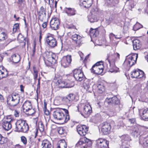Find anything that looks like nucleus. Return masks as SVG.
Returning a JSON list of instances; mask_svg holds the SVG:
<instances>
[{
	"mask_svg": "<svg viewBox=\"0 0 148 148\" xmlns=\"http://www.w3.org/2000/svg\"><path fill=\"white\" fill-rule=\"evenodd\" d=\"M63 110L65 112V114H64L61 110L57 109L53 112V116L55 119L58 120H62L64 122L66 123L70 119L69 112L66 109H64Z\"/></svg>",
	"mask_w": 148,
	"mask_h": 148,
	"instance_id": "f257e3e1",
	"label": "nucleus"
},
{
	"mask_svg": "<svg viewBox=\"0 0 148 148\" xmlns=\"http://www.w3.org/2000/svg\"><path fill=\"white\" fill-rule=\"evenodd\" d=\"M15 131L19 132H26L29 129L28 124L22 120H18L15 123Z\"/></svg>",
	"mask_w": 148,
	"mask_h": 148,
	"instance_id": "f03ea898",
	"label": "nucleus"
},
{
	"mask_svg": "<svg viewBox=\"0 0 148 148\" xmlns=\"http://www.w3.org/2000/svg\"><path fill=\"white\" fill-rule=\"evenodd\" d=\"M19 95L16 93H13L8 96L7 103L10 106H14L17 105L20 100Z\"/></svg>",
	"mask_w": 148,
	"mask_h": 148,
	"instance_id": "7ed1b4c3",
	"label": "nucleus"
},
{
	"mask_svg": "<svg viewBox=\"0 0 148 148\" xmlns=\"http://www.w3.org/2000/svg\"><path fill=\"white\" fill-rule=\"evenodd\" d=\"M92 144V142L90 139L84 137L80 138L79 140L76 144V146L77 147L79 146H82V148H87L90 147Z\"/></svg>",
	"mask_w": 148,
	"mask_h": 148,
	"instance_id": "20e7f679",
	"label": "nucleus"
},
{
	"mask_svg": "<svg viewBox=\"0 0 148 148\" xmlns=\"http://www.w3.org/2000/svg\"><path fill=\"white\" fill-rule=\"evenodd\" d=\"M12 121L13 119L10 115L4 118L2 120V126L3 129L7 131L10 130L12 127L11 122Z\"/></svg>",
	"mask_w": 148,
	"mask_h": 148,
	"instance_id": "39448f33",
	"label": "nucleus"
},
{
	"mask_svg": "<svg viewBox=\"0 0 148 148\" xmlns=\"http://www.w3.org/2000/svg\"><path fill=\"white\" fill-rule=\"evenodd\" d=\"M103 64V63L102 61L96 63L92 67V72L97 75L101 74L103 72L104 69Z\"/></svg>",
	"mask_w": 148,
	"mask_h": 148,
	"instance_id": "423d86ee",
	"label": "nucleus"
},
{
	"mask_svg": "<svg viewBox=\"0 0 148 148\" xmlns=\"http://www.w3.org/2000/svg\"><path fill=\"white\" fill-rule=\"evenodd\" d=\"M23 111L28 115H31L35 112L34 109L32 108L30 102L28 101H25L23 103Z\"/></svg>",
	"mask_w": 148,
	"mask_h": 148,
	"instance_id": "0eeeda50",
	"label": "nucleus"
},
{
	"mask_svg": "<svg viewBox=\"0 0 148 148\" xmlns=\"http://www.w3.org/2000/svg\"><path fill=\"white\" fill-rule=\"evenodd\" d=\"M45 40L47 43L51 48H54L57 45L56 39L50 34L47 35Z\"/></svg>",
	"mask_w": 148,
	"mask_h": 148,
	"instance_id": "6e6552de",
	"label": "nucleus"
},
{
	"mask_svg": "<svg viewBox=\"0 0 148 148\" xmlns=\"http://www.w3.org/2000/svg\"><path fill=\"white\" fill-rule=\"evenodd\" d=\"M73 76L76 80L81 81L83 79L84 75L81 70L75 69L73 70Z\"/></svg>",
	"mask_w": 148,
	"mask_h": 148,
	"instance_id": "1a4fd4ad",
	"label": "nucleus"
},
{
	"mask_svg": "<svg viewBox=\"0 0 148 148\" xmlns=\"http://www.w3.org/2000/svg\"><path fill=\"white\" fill-rule=\"evenodd\" d=\"M88 128L85 125H78L77 127V131L81 136H84L87 133Z\"/></svg>",
	"mask_w": 148,
	"mask_h": 148,
	"instance_id": "9d476101",
	"label": "nucleus"
},
{
	"mask_svg": "<svg viewBox=\"0 0 148 148\" xmlns=\"http://www.w3.org/2000/svg\"><path fill=\"white\" fill-rule=\"evenodd\" d=\"M143 128L142 127L138 125H136L133 126L131 129L132 134L136 137L140 135Z\"/></svg>",
	"mask_w": 148,
	"mask_h": 148,
	"instance_id": "9b49d317",
	"label": "nucleus"
},
{
	"mask_svg": "<svg viewBox=\"0 0 148 148\" xmlns=\"http://www.w3.org/2000/svg\"><path fill=\"white\" fill-rule=\"evenodd\" d=\"M50 24L52 29L56 30L59 28L60 24V21L57 18H52L50 21Z\"/></svg>",
	"mask_w": 148,
	"mask_h": 148,
	"instance_id": "f8f14e48",
	"label": "nucleus"
},
{
	"mask_svg": "<svg viewBox=\"0 0 148 148\" xmlns=\"http://www.w3.org/2000/svg\"><path fill=\"white\" fill-rule=\"evenodd\" d=\"M71 55H67L63 57L61 60V65L64 68L69 67L71 61Z\"/></svg>",
	"mask_w": 148,
	"mask_h": 148,
	"instance_id": "ddd939ff",
	"label": "nucleus"
},
{
	"mask_svg": "<svg viewBox=\"0 0 148 148\" xmlns=\"http://www.w3.org/2000/svg\"><path fill=\"white\" fill-rule=\"evenodd\" d=\"M144 72L139 69L134 70L131 73V76L132 78H140L144 75Z\"/></svg>",
	"mask_w": 148,
	"mask_h": 148,
	"instance_id": "4468645a",
	"label": "nucleus"
},
{
	"mask_svg": "<svg viewBox=\"0 0 148 148\" xmlns=\"http://www.w3.org/2000/svg\"><path fill=\"white\" fill-rule=\"evenodd\" d=\"M46 8L43 6L41 7L38 12V19L41 22H42L44 19L46 17Z\"/></svg>",
	"mask_w": 148,
	"mask_h": 148,
	"instance_id": "2eb2a0df",
	"label": "nucleus"
},
{
	"mask_svg": "<svg viewBox=\"0 0 148 148\" xmlns=\"http://www.w3.org/2000/svg\"><path fill=\"white\" fill-rule=\"evenodd\" d=\"M111 128L110 124L108 123H104L103 124L101 129V132L104 135L108 134Z\"/></svg>",
	"mask_w": 148,
	"mask_h": 148,
	"instance_id": "dca6fc26",
	"label": "nucleus"
},
{
	"mask_svg": "<svg viewBox=\"0 0 148 148\" xmlns=\"http://www.w3.org/2000/svg\"><path fill=\"white\" fill-rule=\"evenodd\" d=\"M71 37L73 40L76 44L77 46H80L82 44V37L79 35L76 34L72 35Z\"/></svg>",
	"mask_w": 148,
	"mask_h": 148,
	"instance_id": "f3484780",
	"label": "nucleus"
},
{
	"mask_svg": "<svg viewBox=\"0 0 148 148\" xmlns=\"http://www.w3.org/2000/svg\"><path fill=\"white\" fill-rule=\"evenodd\" d=\"M75 99V96L74 94H70L66 97H64L63 99V101L67 105L70 106Z\"/></svg>",
	"mask_w": 148,
	"mask_h": 148,
	"instance_id": "a211bd4d",
	"label": "nucleus"
},
{
	"mask_svg": "<svg viewBox=\"0 0 148 148\" xmlns=\"http://www.w3.org/2000/svg\"><path fill=\"white\" fill-rule=\"evenodd\" d=\"M84 88L89 92H91L92 90V88L91 84L90 81L88 79L84 80L83 84Z\"/></svg>",
	"mask_w": 148,
	"mask_h": 148,
	"instance_id": "6ab92c4d",
	"label": "nucleus"
},
{
	"mask_svg": "<svg viewBox=\"0 0 148 148\" xmlns=\"http://www.w3.org/2000/svg\"><path fill=\"white\" fill-rule=\"evenodd\" d=\"M106 101L109 104L111 103L115 105H118L119 103V100L116 96L109 98H107L106 99Z\"/></svg>",
	"mask_w": 148,
	"mask_h": 148,
	"instance_id": "aec40b11",
	"label": "nucleus"
},
{
	"mask_svg": "<svg viewBox=\"0 0 148 148\" xmlns=\"http://www.w3.org/2000/svg\"><path fill=\"white\" fill-rule=\"evenodd\" d=\"M38 130L36 129L34 131H32L31 133V135L28 137V141L29 143L32 144L33 143V139L35 138L37 135Z\"/></svg>",
	"mask_w": 148,
	"mask_h": 148,
	"instance_id": "412c9836",
	"label": "nucleus"
},
{
	"mask_svg": "<svg viewBox=\"0 0 148 148\" xmlns=\"http://www.w3.org/2000/svg\"><path fill=\"white\" fill-rule=\"evenodd\" d=\"M133 48L134 50L140 49L141 47V42L138 39H135L132 41Z\"/></svg>",
	"mask_w": 148,
	"mask_h": 148,
	"instance_id": "4be33fe9",
	"label": "nucleus"
},
{
	"mask_svg": "<svg viewBox=\"0 0 148 148\" xmlns=\"http://www.w3.org/2000/svg\"><path fill=\"white\" fill-rule=\"evenodd\" d=\"M139 142L141 145L145 147H148V136H140Z\"/></svg>",
	"mask_w": 148,
	"mask_h": 148,
	"instance_id": "5701e85b",
	"label": "nucleus"
},
{
	"mask_svg": "<svg viewBox=\"0 0 148 148\" xmlns=\"http://www.w3.org/2000/svg\"><path fill=\"white\" fill-rule=\"evenodd\" d=\"M99 35V31L98 28H91L90 30V35L91 38H95Z\"/></svg>",
	"mask_w": 148,
	"mask_h": 148,
	"instance_id": "b1692460",
	"label": "nucleus"
},
{
	"mask_svg": "<svg viewBox=\"0 0 148 148\" xmlns=\"http://www.w3.org/2000/svg\"><path fill=\"white\" fill-rule=\"evenodd\" d=\"M110 57L109 56H108L107 57V59L110 64V68H109V71L111 73H113L114 72H116L118 70L119 68L115 66L114 63V64L113 65H112L111 64L110 61Z\"/></svg>",
	"mask_w": 148,
	"mask_h": 148,
	"instance_id": "393cba45",
	"label": "nucleus"
},
{
	"mask_svg": "<svg viewBox=\"0 0 148 148\" xmlns=\"http://www.w3.org/2000/svg\"><path fill=\"white\" fill-rule=\"evenodd\" d=\"M8 73L6 69L3 66L0 67V79L8 76Z\"/></svg>",
	"mask_w": 148,
	"mask_h": 148,
	"instance_id": "a878e982",
	"label": "nucleus"
},
{
	"mask_svg": "<svg viewBox=\"0 0 148 148\" xmlns=\"http://www.w3.org/2000/svg\"><path fill=\"white\" fill-rule=\"evenodd\" d=\"M41 145L42 148H51L52 147L51 143L47 139L42 141Z\"/></svg>",
	"mask_w": 148,
	"mask_h": 148,
	"instance_id": "bb28decb",
	"label": "nucleus"
},
{
	"mask_svg": "<svg viewBox=\"0 0 148 148\" xmlns=\"http://www.w3.org/2000/svg\"><path fill=\"white\" fill-rule=\"evenodd\" d=\"M65 11L68 16H69L74 15L75 14L76 12V11L74 8H66Z\"/></svg>",
	"mask_w": 148,
	"mask_h": 148,
	"instance_id": "cd10ccee",
	"label": "nucleus"
},
{
	"mask_svg": "<svg viewBox=\"0 0 148 148\" xmlns=\"http://www.w3.org/2000/svg\"><path fill=\"white\" fill-rule=\"evenodd\" d=\"M56 148H66V144L65 140L59 141L57 144Z\"/></svg>",
	"mask_w": 148,
	"mask_h": 148,
	"instance_id": "c85d7f7f",
	"label": "nucleus"
},
{
	"mask_svg": "<svg viewBox=\"0 0 148 148\" xmlns=\"http://www.w3.org/2000/svg\"><path fill=\"white\" fill-rule=\"evenodd\" d=\"M83 111L85 114L88 115H89L92 111V109L91 106L90 105L84 106Z\"/></svg>",
	"mask_w": 148,
	"mask_h": 148,
	"instance_id": "c756f323",
	"label": "nucleus"
},
{
	"mask_svg": "<svg viewBox=\"0 0 148 148\" xmlns=\"http://www.w3.org/2000/svg\"><path fill=\"white\" fill-rule=\"evenodd\" d=\"M97 87L98 89V92L100 93H102L105 90V86L102 83L98 84Z\"/></svg>",
	"mask_w": 148,
	"mask_h": 148,
	"instance_id": "7c9ffc66",
	"label": "nucleus"
},
{
	"mask_svg": "<svg viewBox=\"0 0 148 148\" xmlns=\"http://www.w3.org/2000/svg\"><path fill=\"white\" fill-rule=\"evenodd\" d=\"M11 60L14 63H17L20 60V57L18 55L14 54L12 56Z\"/></svg>",
	"mask_w": 148,
	"mask_h": 148,
	"instance_id": "2f4dec72",
	"label": "nucleus"
},
{
	"mask_svg": "<svg viewBox=\"0 0 148 148\" xmlns=\"http://www.w3.org/2000/svg\"><path fill=\"white\" fill-rule=\"evenodd\" d=\"M107 2L111 7H116L119 1L116 0H107Z\"/></svg>",
	"mask_w": 148,
	"mask_h": 148,
	"instance_id": "473e14b6",
	"label": "nucleus"
},
{
	"mask_svg": "<svg viewBox=\"0 0 148 148\" xmlns=\"http://www.w3.org/2000/svg\"><path fill=\"white\" fill-rule=\"evenodd\" d=\"M88 19L90 22L93 23L97 21L98 19V16L91 14V16H89Z\"/></svg>",
	"mask_w": 148,
	"mask_h": 148,
	"instance_id": "72a5a7b5",
	"label": "nucleus"
},
{
	"mask_svg": "<svg viewBox=\"0 0 148 148\" xmlns=\"http://www.w3.org/2000/svg\"><path fill=\"white\" fill-rule=\"evenodd\" d=\"M109 141L106 139L102 144L99 146L98 147L99 148H109Z\"/></svg>",
	"mask_w": 148,
	"mask_h": 148,
	"instance_id": "f704fd0d",
	"label": "nucleus"
},
{
	"mask_svg": "<svg viewBox=\"0 0 148 148\" xmlns=\"http://www.w3.org/2000/svg\"><path fill=\"white\" fill-rule=\"evenodd\" d=\"M7 38V36L6 34L0 28V40L1 41L4 40Z\"/></svg>",
	"mask_w": 148,
	"mask_h": 148,
	"instance_id": "c9c22d12",
	"label": "nucleus"
},
{
	"mask_svg": "<svg viewBox=\"0 0 148 148\" xmlns=\"http://www.w3.org/2000/svg\"><path fill=\"white\" fill-rule=\"evenodd\" d=\"M142 117L143 119H148V108L144 109L143 111Z\"/></svg>",
	"mask_w": 148,
	"mask_h": 148,
	"instance_id": "e433bc0d",
	"label": "nucleus"
},
{
	"mask_svg": "<svg viewBox=\"0 0 148 148\" xmlns=\"http://www.w3.org/2000/svg\"><path fill=\"white\" fill-rule=\"evenodd\" d=\"M75 85L74 82L73 80H68L66 82V88H70L73 87Z\"/></svg>",
	"mask_w": 148,
	"mask_h": 148,
	"instance_id": "4c0bfd02",
	"label": "nucleus"
},
{
	"mask_svg": "<svg viewBox=\"0 0 148 148\" xmlns=\"http://www.w3.org/2000/svg\"><path fill=\"white\" fill-rule=\"evenodd\" d=\"M58 82V85L59 87L61 88H66V82L64 81L61 80L60 79L57 80Z\"/></svg>",
	"mask_w": 148,
	"mask_h": 148,
	"instance_id": "58836bf2",
	"label": "nucleus"
},
{
	"mask_svg": "<svg viewBox=\"0 0 148 148\" xmlns=\"http://www.w3.org/2000/svg\"><path fill=\"white\" fill-rule=\"evenodd\" d=\"M88 1H83L80 4L83 5L84 8H88L91 6L92 3V0H91V2L89 4H88Z\"/></svg>",
	"mask_w": 148,
	"mask_h": 148,
	"instance_id": "ea45409f",
	"label": "nucleus"
},
{
	"mask_svg": "<svg viewBox=\"0 0 148 148\" xmlns=\"http://www.w3.org/2000/svg\"><path fill=\"white\" fill-rule=\"evenodd\" d=\"M8 141V138L4 137L0 134V144H3L6 143Z\"/></svg>",
	"mask_w": 148,
	"mask_h": 148,
	"instance_id": "a19ab883",
	"label": "nucleus"
},
{
	"mask_svg": "<svg viewBox=\"0 0 148 148\" xmlns=\"http://www.w3.org/2000/svg\"><path fill=\"white\" fill-rule=\"evenodd\" d=\"M91 14L98 16L99 13L98 9L96 7L93 8L91 11Z\"/></svg>",
	"mask_w": 148,
	"mask_h": 148,
	"instance_id": "79ce46f5",
	"label": "nucleus"
},
{
	"mask_svg": "<svg viewBox=\"0 0 148 148\" xmlns=\"http://www.w3.org/2000/svg\"><path fill=\"white\" fill-rule=\"evenodd\" d=\"M45 127L42 122H40L38 123V129L42 132L44 131Z\"/></svg>",
	"mask_w": 148,
	"mask_h": 148,
	"instance_id": "37998d69",
	"label": "nucleus"
},
{
	"mask_svg": "<svg viewBox=\"0 0 148 148\" xmlns=\"http://www.w3.org/2000/svg\"><path fill=\"white\" fill-rule=\"evenodd\" d=\"M105 140V139L103 138H99L96 140V141L97 146H98L102 144L103 143V142Z\"/></svg>",
	"mask_w": 148,
	"mask_h": 148,
	"instance_id": "c03bdc74",
	"label": "nucleus"
},
{
	"mask_svg": "<svg viewBox=\"0 0 148 148\" xmlns=\"http://www.w3.org/2000/svg\"><path fill=\"white\" fill-rule=\"evenodd\" d=\"M138 58V55L134 54L129 57V59H131L133 61L134 60L135 61V63H136V60Z\"/></svg>",
	"mask_w": 148,
	"mask_h": 148,
	"instance_id": "a18cd8bd",
	"label": "nucleus"
},
{
	"mask_svg": "<svg viewBox=\"0 0 148 148\" xmlns=\"http://www.w3.org/2000/svg\"><path fill=\"white\" fill-rule=\"evenodd\" d=\"M58 132L60 134L62 135L66 134L65 130L62 127L60 128L58 130Z\"/></svg>",
	"mask_w": 148,
	"mask_h": 148,
	"instance_id": "49530a36",
	"label": "nucleus"
},
{
	"mask_svg": "<svg viewBox=\"0 0 148 148\" xmlns=\"http://www.w3.org/2000/svg\"><path fill=\"white\" fill-rule=\"evenodd\" d=\"M129 5L131 8H134L136 4V2L134 0H132L128 2Z\"/></svg>",
	"mask_w": 148,
	"mask_h": 148,
	"instance_id": "de8ad7c7",
	"label": "nucleus"
},
{
	"mask_svg": "<svg viewBox=\"0 0 148 148\" xmlns=\"http://www.w3.org/2000/svg\"><path fill=\"white\" fill-rule=\"evenodd\" d=\"M17 39L18 40L21 41V42H23L25 40L24 38L23 37L21 34H18Z\"/></svg>",
	"mask_w": 148,
	"mask_h": 148,
	"instance_id": "09e8293b",
	"label": "nucleus"
},
{
	"mask_svg": "<svg viewBox=\"0 0 148 148\" xmlns=\"http://www.w3.org/2000/svg\"><path fill=\"white\" fill-rule=\"evenodd\" d=\"M19 28V24L18 23H16L14 24L13 26V32H16V30Z\"/></svg>",
	"mask_w": 148,
	"mask_h": 148,
	"instance_id": "8fccbe9b",
	"label": "nucleus"
},
{
	"mask_svg": "<svg viewBox=\"0 0 148 148\" xmlns=\"http://www.w3.org/2000/svg\"><path fill=\"white\" fill-rule=\"evenodd\" d=\"M21 141L23 142V143L24 145H26L27 144V140L26 137L24 136H23L21 137Z\"/></svg>",
	"mask_w": 148,
	"mask_h": 148,
	"instance_id": "3c124183",
	"label": "nucleus"
},
{
	"mask_svg": "<svg viewBox=\"0 0 148 148\" xmlns=\"http://www.w3.org/2000/svg\"><path fill=\"white\" fill-rule=\"evenodd\" d=\"M47 57L50 60H51V57L53 54V53L51 52H47L46 53Z\"/></svg>",
	"mask_w": 148,
	"mask_h": 148,
	"instance_id": "603ef678",
	"label": "nucleus"
},
{
	"mask_svg": "<svg viewBox=\"0 0 148 148\" xmlns=\"http://www.w3.org/2000/svg\"><path fill=\"white\" fill-rule=\"evenodd\" d=\"M128 63L129 65L130 66H132L135 64V61L134 60L132 61V60L131 59H129V58H128Z\"/></svg>",
	"mask_w": 148,
	"mask_h": 148,
	"instance_id": "864d4df0",
	"label": "nucleus"
},
{
	"mask_svg": "<svg viewBox=\"0 0 148 148\" xmlns=\"http://www.w3.org/2000/svg\"><path fill=\"white\" fill-rule=\"evenodd\" d=\"M141 87L142 84L140 83L137 84L135 86V88L138 90L141 89Z\"/></svg>",
	"mask_w": 148,
	"mask_h": 148,
	"instance_id": "5fc2aeb1",
	"label": "nucleus"
},
{
	"mask_svg": "<svg viewBox=\"0 0 148 148\" xmlns=\"http://www.w3.org/2000/svg\"><path fill=\"white\" fill-rule=\"evenodd\" d=\"M34 79H36L38 77V72L36 70L34 69Z\"/></svg>",
	"mask_w": 148,
	"mask_h": 148,
	"instance_id": "6e6d98bb",
	"label": "nucleus"
},
{
	"mask_svg": "<svg viewBox=\"0 0 148 148\" xmlns=\"http://www.w3.org/2000/svg\"><path fill=\"white\" fill-rule=\"evenodd\" d=\"M36 44L35 43H34L33 45V48L32 50L33 53L32 54V55L33 56H34L35 53L36 51Z\"/></svg>",
	"mask_w": 148,
	"mask_h": 148,
	"instance_id": "4d7b16f0",
	"label": "nucleus"
},
{
	"mask_svg": "<svg viewBox=\"0 0 148 148\" xmlns=\"http://www.w3.org/2000/svg\"><path fill=\"white\" fill-rule=\"evenodd\" d=\"M19 115V111H18L16 110H15L14 111V115L16 117H18Z\"/></svg>",
	"mask_w": 148,
	"mask_h": 148,
	"instance_id": "13d9d810",
	"label": "nucleus"
},
{
	"mask_svg": "<svg viewBox=\"0 0 148 148\" xmlns=\"http://www.w3.org/2000/svg\"><path fill=\"white\" fill-rule=\"evenodd\" d=\"M47 22H44L42 25V27L44 29H46L47 28Z\"/></svg>",
	"mask_w": 148,
	"mask_h": 148,
	"instance_id": "bf43d9fd",
	"label": "nucleus"
},
{
	"mask_svg": "<svg viewBox=\"0 0 148 148\" xmlns=\"http://www.w3.org/2000/svg\"><path fill=\"white\" fill-rule=\"evenodd\" d=\"M129 136L128 135L123 136L122 137V138H124L125 140H127L129 139Z\"/></svg>",
	"mask_w": 148,
	"mask_h": 148,
	"instance_id": "052dcab7",
	"label": "nucleus"
},
{
	"mask_svg": "<svg viewBox=\"0 0 148 148\" xmlns=\"http://www.w3.org/2000/svg\"><path fill=\"white\" fill-rule=\"evenodd\" d=\"M67 28L69 29H75V27L73 25H68Z\"/></svg>",
	"mask_w": 148,
	"mask_h": 148,
	"instance_id": "680f3d73",
	"label": "nucleus"
},
{
	"mask_svg": "<svg viewBox=\"0 0 148 148\" xmlns=\"http://www.w3.org/2000/svg\"><path fill=\"white\" fill-rule=\"evenodd\" d=\"M114 56L116 57V59H119L120 58V55L119 53H116L114 54Z\"/></svg>",
	"mask_w": 148,
	"mask_h": 148,
	"instance_id": "e2e57ef3",
	"label": "nucleus"
},
{
	"mask_svg": "<svg viewBox=\"0 0 148 148\" xmlns=\"http://www.w3.org/2000/svg\"><path fill=\"white\" fill-rule=\"evenodd\" d=\"M54 0H49V3L50 5V7H51V6H53L54 2Z\"/></svg>",
	"mask_w": 148,
	"mask_h": 148,
	"instance_id": "0e129e2a",
	"label": "nucleus"
},
{
	"mask_svg": "<svg viewBox=\"0 0 148 148\" xmlns=\"http://www.w3.org/2000/svg\"><path fill=\"white\" fill-rule=\"evenodd\" d=\"M129 120L132 123H134L136 121L135 119H129Z\"/></svg>",
	"mask_w": 148,
	"mask_h": 148,
	"instance_id": "69168bd1",
	"label": "nucleus"
},
{
	"mask_svg": "<svg viewBox=\"0 0 148 148\" xmlns=\"http://www.w3.org/2000/svg\"><path fill=\"white\" fill-rule=\"evenodd\" d=\"M56 55L54 53H53L51 57V59L54 60L55 61H56Z\"/></svg>",
	"mask_w": 148,
	"mask_h": 148,
	"instance_id": "338daca9",
	"label": "nucleus"
},
{
	"mask_svg": "<svg viewBox=\"0 0 148 148\" xmlns=\"http://www.w3.org/2000/svg\"><path fill=\"white\" fill-rule=\"evenodd\" d=\"M39 33V34H40L39 40V41H40V40L42 38V36H41L42 31H41V30H40Z\"/></svg>",
	"mask_w": 148,
	"mask_h": 148,
	"instance_id": "774afa93",
	"label": "nucleus"
}]
</instances>
